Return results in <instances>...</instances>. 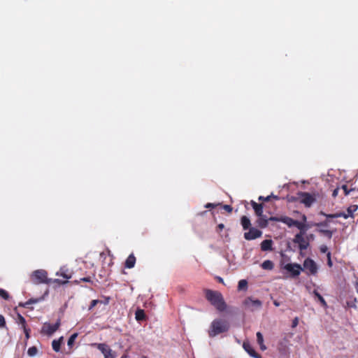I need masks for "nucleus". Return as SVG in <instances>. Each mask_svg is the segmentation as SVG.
<instances>
[{"label": "nucleus", "mask_w": 358, "mask_h": 358, "mask_svg": "<svg viewBox=\"0 0 358 358\" xmlns=\"http://www.w3.org/2000/svg\"><path fill=\"white\" fill-rule=\"evenodd\" d=\"M229 324L227 320L215 319L210 324L208 331V336L210 338H213L218 334L227 332L229 329Z\"/></svg>", "instance_id": "2"}, {"label": "nucleus", "mask_w": 358, "mask_h": 358, "mask_svg": "<svg viewBox=\"0 0 358 358\" xmlns=\"http://www.w3.org/2000/svg\"><path fill=\"white\" fill-rule=\"evenodd\" d=\"M356 302H357V299L355 298L352 301H347V306L349 308H357Z\"/></svg>", "instance_id": "35"}, {"label": "nucleus", "mask_w": 358, "mask_h": 358, "mask_svg": "<svg viewBox=\"0 0 358 358\" xmlns=\"http://www.w3.org/2000/svg\"><path fill=\"white\" fill-rule=\"evenodd\" d=\"M102 303V300H98V299L92 300L90 303L89 309L90 310L92 309L94 306H96L98 303Z\"/></svg>", "instance_id": "37"}, {"label": "nucleus", "mask_w": 358, "mask_h": 358, "mask_svg": "<svg viewBox=\"0 0 358 358\" xmlns=\"http://www.w3.org/2000/svg\"><path fill=\"white\" fill-rule=\"evenodd\" d=\"M303 233L297 234L294 238V242L299 244L300 250H305L309 246V243L304 238Z\"/></svg>", "instance_id": "10"}, {"label": "nucleus", "mask_w": 358, "mask_h": 358, "mask_svg": "<svg viewBox=\"0 0 358 358\" xmlns=\"http://www.w3.org/2000/svg\"><path fill=\"white\" fill-rule=\"evenodd\" d=\"M294 227L300 230V233L305 234L309 226L296 220Z\"/></svg>", "instance_id": "22"}, {"label": "nucleus", "mask_w": 358, "mask_h": 358, "mask_svg": "<svg viewBox=\"0 0 358 358\" xmlns=\"http://www.w3.org/2000/svg\"><path fill=\"white\" fill-rule=\"evenodd\" d=\"M136 259L134 255L132 253L129 255L124 262V267L127 268H132L134 267Z\"/></svg>", "instance_id": "14"}, {"label": "nucleus", "mask_w": 358, "mask_h": 358, "mask_svg": "<svg viewBox=\"0 0 358 358\" xmlns=\"http://www.w3.org/2000/svg\"><path fill=\"white\" fill-rule=\"evenodd\" d=\"M206 299L220 312H223L227 308L222 294L218 291L206 289L204 290Z\"/></svg>", "instance_id": "1"}, {"label": "nucleus", "mask_w": 358, "mask_h": 358, "mask_svg": "<svg viewBox=\"0 0 358 358\" xmlns=\"http://www.w3.org/2000/svg\"><path fill=\"white\" fill-rule=\"evenodd\" d=\"M257 341L258 344L259 345L260 349L262 350H265L266 349V347L264 344V338H263V335L262 334L261 332L257 333Z\"/></svg>", "instance_id": "21"}, {"label": "nucleus", "mask_w": 358, "mask_h": 358, "mask_svg": "<svg viewBox=\"0 0 358 358\" xmlns=\"http://www.w3.org/2000/svg\"><path fill=\"white\" fill-rule=\"evenodd\" d=\"M37 352H38V349L35 346H32V347L29 348L27 350V354L30 357L35 356L37 354Z\"/></svg>", "instance_id": "29"}, {"label": "nucleus", "mask_w": 358, "mask_h": 358, "mask_svg": "<svg viewBox=\"0 0 358 358\" xmlns=\"http://www.w3.org/2000/svg\"><path fill=\"white\" fill-rule=\"evenodd\" d=\"M218 279H219V281H220V282H223V280H222V278H219Z\"/></svg>", "instance_id": "57"}, {"label": "nucleus", "mask_w": 358, "mask_h": 358, "mask_svg": "<svg viewBox=\"0 0 358 358\" xmlns=\"http://www.w3.org/2000/svg\"><path fill=\"white\" fill-rule=\"evenodd\" d=\"M60 325L61 322L59 319L53 324L45 322L41 329V334L45 336H51L56 331L58 330Z\"/></svg>", "instance_id": "5"}, {"label": "nucleus", "mask_w": 358, "mask_h": 358, "mask_svg": "<svg viewBox=\"0 0 358 358\" xmlns=\"http://www.w3.org/2000/svg\"><path fill=\"white\" fill-rule=\"evenodd\" d=\"M223 208L229 213H231L233 210L232 207L229 205H224Z\"/></svg>", "instance_id": "45"}, {"label": "nucleus", "mask_w": 358, "mask_h": 358, "mask_svg": "<svg viewBox=\"0 0 358 358\" xmlns=\"http://www.w3.org/2000/svg\"><path fill=\"white\" fill-rule=\"evenodd\" d=\"M269 196H271V199H274L275 200L280 199V197L278 195H274L273 194H271Z\"/></svg>", "instance_id": "51"}, {"label": "nucleus", "mask_w": 358, "mask_h": 358, "mask_svg": "<svg viewBox=\"0 0 358 358\" xmlns=\"http://www.w3.org/2000/svg\"><path fill=\"white\" fill-rule=\"evenodd\" d=\"M6 326L5 318L2 315H0V328L4 327Z\"/></svg>", "instance_id": "42"}, {"label": "nucleus", "mask_w": 358, "mask_h": 358, "mask_svg": "<svg viewBox=\"0 0 358 358\" xmlns=\"http://www.w3.org/2000/svg\"><path fill=\"white\" fill-rule=\"evenodd\" d=\"M54 282H57V283H59V284H62L63 285V284L67 283L68 281L62 282L59 279H55Z\"/></svg>", "instance_id": "50"}, {"label": "nucleus", "mask_w": 358, "mask_h": 358, "mask_svg": "<svg viewBox=\"0 0 358 358\" xmlns=\"http://www.w3.org/2000/svg\"><path fill=\"white\" fill-rule=\"evenodd\" d=\"M135 317L137 321H142L145 319V314L143 310L138 309L135 313Z\"/></svg>", "instance_id": "23"}, {"label": "nucleus", "mask_w": 358, "mask_h": 358, "mask_svg": "<svg viewBox=\"0 0 358 358\" xmlns=\"http://www.w3.org/2000/svg\"><path fill=\"white\" fill-rule=\"evenodd\" d=\"M317 231L327 237L329 239H331L333 236V231L329 229H317Z\"/></svg>", "instance_id": "24"}, {"label": "nucleus", "mask_w": 358, "mask_h": 358, "mask_svg": "<svg viewBox=\"0 0 358 358\" xmlns=\"http://www.w3.org/2000/svg\"><path fill=\"white\" fill-rule=\"evenodd\" d=\"M273 304L275 306H279L280 305V302H278V301L276 300H274L273 301Z\"/></svg>", "instance_id": "53"}, {"label": "nucleus", "mask_w": 358, "mask_h": 358, "mask_svg": "<svg viewBox=\"0 0 358 358\" xmlns=\"http://www.w3.org/2000/svg\"><path fill=\"white\" fill-rule=\"evenodd\" d=\"M42 298L38 299H30L27 301H26L24 303L22 304L20 303V306H23L24 308H28V306L33 303H36L39 301H41Z\"/></svg>", "instance_id": "25"}, {"label": "nucleus", "mask_w": 358, "mask_h": 358, "mask_svg": "<svg viewBox=\"0 0 358 358\" xmlns=\"http://www.w3.org/2000/svg\"><path fill=\"white\" fill-rule=\"evenodd\" d=\"M273 241L271 239H266L261 243V250L262 251L272 250Z\"/></svg>", "instance_id": "15"}, {"label": "nucleus", "mask_w": 358, "mask_h": 358, "mask_svg": "<svg viewBox=\"0 0 358 358\" xmlns=\"http://www.w3.org/2000/svg\"><path fill=\"white\" fill-rule=\"evenodd\" d=\"M80 282H92L90 277L81 278L79 280H75V282L78 284Z\"/></svg>", "instance_id": "38"}, {"label": "nucleus", "mask_w": 358, "mask_h": 358, "mask_svg": "<svg viewBox=\"0 0 358 358\" xmlns=\"http://www.w3.org/2000/svg\"><path fill=\"white\" fill-rule=\"evenodd\" d=\"M250 204L252 206V208L255 210V215L257 216H262L263 215L264 206L262 203H257L254 201H251Z\"/></svg>", "instance_id": "13"}, {"label": "nucleus", "mask_w": 358, "mask_h": 358, "mask_svg": "<svg viewBox=\"0 0 358 358\" xmlns=\"http://www.w3.org/2000/svg\"><path fill=\"white\" fill-rule=\"evenodd\" d=\"M284 268L290 273L292 277L299 276L301 271L303 270L300 264L292 263L285 264Z\"/></svg>", "instance_id": "9"}, {"label": "nucleus", "mask_w": 358, "mask_h": 358, "mask_svg": "<svg viewBox=\"0 0 358 358\" xmlns=\"http://www.w3.org/2000/svg\"><path fill=\"white\" fill-rule=\"evenodd\" d=\"M357 191H358V189H357Z\"/></svg>", "instance_id": "59"}, {"label": "nucleus", "mask_w": 358, "mask_h": 358, "mask_svg": "<svg viewBox=\"0 0 358 358\" xmlns=\"http://www.w3.org/2000/svg\"><path fill=\"white\" fill-rule=\"evenodd\" d=\"M303 266V269L306 271L308 275H315L317 272V267L315 262L310 258H307L304 260Z\"/></svg>", "instance_id": "8"}, {"label": "nucleus", "mask_w": 358, "mask_h": 358, "mask_svg": "<svg viewBox=\"0 0 358 358\" xmlns=\"http://www.w3.org/2000/svg\"><path fill=\"white\" fill-rule=\"evenodd\" d=\"M91 346L100 350L103 355L104 358H115V352L106 343H94L91 344Z\"/></svg>", "instance_id": "4"}, {"label": "nucleus", "mask_w": 358, "mask_h": 358, "mask_svg": "<svg viewBox=\"0 0 358 358\" xmlns=\"http://www.w3.org/2000/svg\"><path fill=\"white\" fill-rule=\"evenodd\" d=\"M77 337H78V334H77V333H74V334H73L70 336V338H69V340H68V343H67V345H68L69 346H70V347H71V346H72V345H73V343H74V342H75V340H76V338Z\"/></svg>", "instance_id": "30"}, {"label": "nucleus", "mask_w": 358, "mask_h": 358, "mask_svg": "<svg viewBox=\"0 0 358 358\" xmlns=\"http://www.w3.org/2000/svg\"><path fill=\"white\" fill-rule=\"evenodd\" d=\"M258 217L259 218L257 221L258 226L261 228L266 227L268 224V219L264 215Z\"/></svg>", "instance_id": "17"}, {"label": "nucleus", "mask_w": 358, "mask_h": 358, "mask_svg": "<svg viewBox=\"0 0 358 358\" xmlns=\"http://www.w3.org/2000/svg\"><path fill=\"white\" fill-rule=\"evenodd\" d=\"M243 349L253 358H262V355L257 353L248 341H244L243 343Z\"/></svg>", "instance_id": "12"}, {"label": "nucleus", "mask_w": 358, "mask_h": 358, "mask_svg": "<svg viewBox=\"0 0 358 358\" xmlns=\"http://www.w3.org/2000/svg\"><path fill=\"white\" fill-rule=\"evenodd\" d=\"M262 234V231H260L256 228L251 227L249 229V231L245 232L244 234V238H245V239H246L248 241H251V240H255L257 238L261 237Z\"/></svg>", "instance_id": "11"}, {"label": "nucleus", "mask_w": 358, "mask_h": 358, "mask_svg": "<svg viewBox=\"0 0 358 358\" xmlns=\"http://www.w3.org/2000/svg\"><path fill=\"white\" fill-rule=\"evenodd\" d=\"M218 205H220V203L215 204V203H208L206 204L205 208H215Z\"/></svg>", "instance_id": "43"}, {"label": "nucleus", "mask_w": 358, "mask_h": 358, "mask_svg": "<svg viewBox=\"0 0 358 358\" xmlns=\"http://www.w3.org/2000/svg\"><path fill=\"white\" fill-rule=\"evenodd\" d=\"M280 218L275 217H271L268 220L271 221H279Z\"/></svg>", "instance_id": "52"}, {"label": "nucleus", "mask_w": 358, "mask_h": 358, "mask_svg": "<svg viewBox=\"0 0 358 358\" xmlns=\"http://www.w3.org/2000/svg\"><path fill=\"white\" fill-rule=\"evenodd\" d=\"M243 305L250 311H254L262 308V302L259 299H254L252 297L248 296L243 301Z\"/></svg>", "instance_id": "6"}, {"label": "nucleus", "mask_w": 358, "mask_h": 358, "mask_svg": "<svg viewBox=\"0 0 358 358\" xmlns=\"http://www.w3.org/2000/svg\"><path fill=\"white\" fill-rule=\"evenodd\" d=\"M338 192H339V188L337 187L336 188L334 191H333V193H332V196L333 197H336L338 194Z\"/></svg>", "instance_id": "49"}, {"label": "nucleus", "mask_w": 358, "mask_h": 358, "mask_svg": "<svg viewBox=\"0 0 358 358\" xmlns=\"http://www.w3.org/2000/svg\"><path fill=\"white\" fill-rule=\"evenodd\" d=\"M328 225H329V220H325V221L321 222L313 223V224H310V226L326 227H328Z\"/></svg>", "instance_id": "32"}, {"label": "nucleus", "mask_w": 358, "mask_h": 358, "mask_svg": "<svg viewBox=\"0 0 358 358\" xmlns=\"http://www.w3.org/2000/svg\"><path fill=\"white\" fill-rule=\"evenodd\" d=\"M341 188L343 189L345 196L349 195L351 192H354L355 191V188L349 189L346 185H342Z\"/></svg>", "instance_id": "31"}, {"label": "nucleus", "mask_w": 358, "mask_h": 358, "mask_svg": "<svg viewBox=\"0 0 358 358\" xmlns=\"http://www.w3.org/2000/svg\"><path fill=\"white\" fill-rule=\"evenodd\" d=\"M62 341H63V337H60L59 339L57 340H53L52 342V349L55 352H59L60 350V348H61V345L62 343Z\"/></svg>", "instance_id": "18"}, {"label": "nucleus", "mask_w": 358, "mask_h": 358, "mask_svg": "<svg viewBox=\"0 0 358 358\" xmlns=\"http://www.w3.org/2000/svg\"><path fill=\"white\" fill-rule=\"evenodd\" d=\"M248 287V281L246 280H241L238 282V290L246 289Z\"/></svg>", "instance_id": "28"}, {"label": "nucleus", "mask_w": 358, "mask_h": 358, "mask_svg": "<svg viewBox=\"0 0 358 358\" xmlns=\"http://www.w3.org/2000/svg\"><path fill=\"white\" fill-rule=\"evenodd\" d=\"M110 300V298L109 296H105L104 299L102 300L101 303H103L104 305H108L109 303Z\"/></svg>", "instance_id": "47"}, {"label": "nucleus", "mask_w": 358, "mask_h": 358, "mask_svg": "<svg viewBox=\"0 0 358 358\" xmlns=\"http://www.w3.org/2000/svg\"><path fill=\"white\" fill-rule=\"evenodd\" d=\"M337 213V218L338 217H343L345 219H347L350 217V215L348 214V213H345L344 212H341V213Z\"/></svg>", "instance_id": "41"}, {"label": "nucleus", "mask_w": 358, "mask_h": 358, "mask_svg": "<svg viewBox=\"0 0 358 358\" xmlns=\"http://www.w3.org/2000/svg\"><path fill=\"white\" fill-rule=\"evenodd\" d=\"M298 198L300 202L306 207H310L313 203L315 202L316 198L314 195L304 192H300L298 193Z\"/></svg>", "instance_id": "7"}, {"label": "nucleus", "mask_w": 358, "mask_h": 358, "mask_svg": "<svg viewBox=\"0 0 358 358\" xmlns=\"http://www.w3.org/2000/svg\"><path fill=\"white\" fill-rule=\"evenodd\" d=\"M358 209L357 205H352L349 206L347 209V213L350 215L351 217H354L353 213Z\"/></svg>", "instance_id": "27"}, {"label": "nucleus", "mask_w": 358, "mask_h": 358, "mask_svg": "<svg viewBox=\"0 0 358 358\" xmlns=\"http://www.w3.org/2000/svg\"><path fill=\"white\" fill-rule=\"evenodd\" d=\"M327 250H328V248H327V247L326 245H322L320 247V252L322 253H325V252H327Z\"/></svg>", "instance_id": "48"}, {"label": "nucleus", "mask_w": 358, "mask_h": 358, "mask_svg": "<svg viewBox=\"0 0 358 358\" xmlns=\"http://www.w3.org/2000/svg\"><path fill=\"white\" fill-rule=\"evenodd\" d=\"M24 333L25 334L26 340H28L30 337V329L27 328V327H22Z\"/></svg>", "instance_id": "39"}, {"label": "nucleus", "mask_w": 358, "mask_h": 358, "mask_svg": "<svg viewBox=\"0 0 358 358\" xmlns=\"http://www.w3.org/2000/svg\"><path fill=\"white\" fill-rule=\"evenodd\" d=\"M0 296L5 300H7L9 299L8 293L3 289H0Z\"/></svg>", "instance_id": "33"}, {"label": "nucleus", "mask_w": 358, "mask_h": 358, "mask_svg": "<svg viewBox=\"0 0 358 358\" xmlns=\"http://www.w3.org/2000/svg\"><path fill=\"white\" fill-rule=\"evenodd\" d=\"M280 222L287 224L289 227H294L296 221L295 220L289 217H281L279 220Z\"/></svg>", "instance_id": "16"}, {"label": "nucleus", "mask_w": 358, "mask_h": 358, "mask_svg": "<svg viewBox=\"0 0 358 358\" xmlns=\"http://www.w3.org/2000/svg\"><path fill=\"white\" fill-rule=\"evenodd\" d=\"M62 275L66 279H69L71 278V276L67 275L66 274H62Z\"/></svg>", "instance_id": "54"}, {"label": "nucleus", "mask_w": 358, "mask_h": 358, "mask_svg": "<svg viewBox=\"0 0 358 358\" xmlns=\"http://www.w3.org/2000/svg\"><path fill=\"white\" fill-rule=\"evenodd\" d=\"M327 257H328L327 264H328L329 266L331 267L332 266V262L331 260V253L330 252L327 253Z\"/></svg>", "instance_id": "46"}, {"label": "nucleus", "mask_w": 358, "mask_h": 358, "mask_svg": "<svg viewBox=\"0 0 358 358\" xmlns=\"http://www.w3.org/2000/svg\"><path fill=\"white\" fill-rule=\"evenodd\" d=\"M313 294L320 302L321 306L322 307H324V308H327V303L326 301L324 300V299L322 297V296L316 289L313 290Z\"/></svg>", "instance_id": "20"}, {"label": "nucleus", "mask_w": 358, "mask_h": 358, "mask_svg": "<svg viewBox=\"0 0 358 358\" xmlns=\"http://www.w3.org/2000/svg\"><path fill=\"white\" fill-rule=\"evenodd\" d=\"M302 220H303V222H306V216L305 215H302Z\"/></svg>", "instance_id": "55"}, {"label": "nucleus", "mask_w": 358, "mask_h": 358, "mask_svg": "<svg viewBox=\"0 0 358 358\" xmlns=\"http://www.w3.org/2000/svg\"><path fill=\"white\" fill-rule=\"evenodd\" d=\"M299 324V319L298 317H295L293 320H292V328H295L297 327V325Z\"/></svg>", "instance_id": "44"}, {"label": "nucleus", "mask_w": 358, "mask_h": 358, "mask_svg": "<svg viewBox=\"0 0 358 358\" xmlns=\"http://www.w3.org/2000/svg\"><path fill=\"white\" fill-rule=\"evenodd\" d=\"M262 266L264 269L271 270L273 268V263L271 260L264 261Z\"/></svg>", "instance_id": "26"}, {"label": "nucleus", "mask_w": 358, "mask_h": 358, "mask_svg": "<svg viewBox=\"0 0 358 358\" xmlns=\"http://www.w3.org/2000/svg\"><path fill=\"white\" fill-rule=\"evenodd\" d=\"M141 358H148V357L146 356H145V355H143V356L141 357Z\"/></svg>", "instance_id": "58"}, {"label": "nucleus", "mask_w": 358, "mask_h": 358, "mask_svg": "<svg viewBox=\"0 0 358 358\" xmlns=\"http://www.w3.org/2000/svg\"><path fill=\"white\" fill-rule=\"evenodd\" d=\"M320 214L327 217V218H337V216H336L337 213L327 214V213H324L323 211H320Z\"/></svg>", "instance_id": "36"}, {"label": "nucleus", "mask_w": 358, "mask_h": 358, "mask_svg": "<svg viewBox=\"0 0 358 358\" xmlns=\"http://www.w3.org/2000/svg\"><path fill=\"white\" fill-rule=\"evenodd\" d=\"M19 323L22 325V328L26 326V320L24 317H22L21 315L18 314L17 316Z\"/></svg>", "instance_id": "34"}, {"label": "nucleus", "mask_w": 358, "mask_h": 358, "mask_svg": "<svg viewBox=\"0 0 358 358\" xmlns=\"http://www.w3.org/2000/svg\"><path fill=\"white\" fill-rule=\"evenodd\" d=\"M271 199V196H267L266 197L263 196H259V198H258V200L259 201H266V202H268L270 201Z\"/></svg>", "instance_id": "40"}, {"label": "nucleus", "mask_w": 358, "mask_h": 358, "mask_svg": "<svg viewBox=\"0 0 358 358\" xmlns=\"http://www.w3.org/2000/svg\"><path fill=\"white\" fill-rule=\"evenodd\" d=\"M31 281L34 284H49L52 280L48 278V273L43 269L34 271L31 275Z\"/></svg>", "instance_id": "3"}, {"label": "nucleus", "mask_w": 358, "mask_h": 358, "mask_svg": "<svg viewBox=\"0 0 358 358\" xmlns=\"http://www.w3.org/2000/svg\"><path fill=\"white\" fill-rule=\"evenodd\" d=\"M218 227H219L220 229H223V228H224V224H220L218 225Z\"/></svg>", "instance_id": "56"}, {"label": "nucleus", "mask_w": 358, "mask_h": 358, "mask_svg": "<svg viewBox=\"0 0 358 358\" xmlns=\"http://www.w3.org/2000/svg\"><path fill=\"white\" fill-rule=\"evenodd\" d=\"M241 225L243 227V229L244 230H246V229H248L251 228L250 227V226H251L250 220L245 215H243V216L241 217Z\"/></svg>", "instance_id": "19"}]
</instances>
